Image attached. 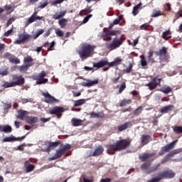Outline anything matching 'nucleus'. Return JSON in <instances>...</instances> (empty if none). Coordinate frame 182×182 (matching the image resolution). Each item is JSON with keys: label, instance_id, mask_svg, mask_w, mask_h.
<instances>
[{"label": "nucleus", "instance_id": "39448f33", "mask_svg": "<svg viewBox=\"0 0 182 182\" xmlns=\"http://www.w3.org/2000/svg\"><path fill=\"white\" fill-rule=\"evenodd\" d=\"M132 144V139H121L117 141L114 146V151H122V150H126L128 147H129Z\"/></svg>", "mask_w": 182, "mask_h": 182}, {"label": "nucleus", "instance_id": "e433bc0d", "mask_svg": "<svg viewBox=\"0 0 182 182\" xmlns=\"http://www.w3.org/2000/svg\"><path fill=\"white\" fill-rule=\"evenodd\" d=\"M173 132L176 133V134H182V127L181 126H174L172 127Z\"/></svg>", "mask_w": 182, "mask_h": 182}, {"label": "nucleus", "instance_id": "b1692460", "mask_svg": "<svg viewBox=\"0 0 182 182\" xmlns=\"http://www.w3.org/2000/svg\"><path fill=\"white\" fill-rule=\"evenodd\" d=\"M124 42V38H123L122 36L120 38L115 37L114 49H117V48H120V46L123 45Z\"/></svg>", "mask_w": 182, "mask_h": 182}, {"label": "nucleus", "instance_id": "bb28decb", "mask_svg": "<svg viewBox=\"0 0 182 182\" xmlns=\"http://www.w3.org/2000/svg\"><path fill=\"white\" fill-rule=\"evenodd\" d=\"M38 122H39L38 117L30 116L26 118V123L28 124H35V123H38Z\"/></svg>", "mask_w": 182, "mask_h": 182}, {"label": "nucleus", "instance_id": "f257e3e1", "mask_svg": "<svg viewBox=\"0 0 182 182\" xmlns=\"http://www.w3.org/2000/svg\"><path fill=\"white\" fill-rule=\"evenodd\" d=\"M176 154H178V151L177 150H174L171 153L168 154L166 156L164 157L161 163H158L150 167L151 166V163L146 162L141 166V170H146L145 173L146 174H151V173H155V171H158L160 170V167H161V164H164L166 161H168L171 157H174Z\"/></svg>", "mask_w": 182, "mask_h": 182}, {"label": "nucleus", "instance_id": "4c0bfd02", "mask_svg": "<svg viewBox=\"0 0 182 182\" xmlns=\"http://www.w3.org/2000/svg\"><path fill=\"white\" fill-rule=\"evenodd\" d=\"M68 18H61L58 21V24L60 25V28H63L68 25Z\"/></svg>", "mask_w": 182, "mask_h": 182}, {"label": "nucleus", "instance_id": "052dcab7", "mask_svg": "<svg viewBox=\"0 0 182 182\" xmlns=\"http://www.w3.org/2000/svg\"><path fill=\"white\" fill-rule=\"evenodd\" d=\"M52 31H53V28H50L47 31V32L43 34V38H48V36H49V35H50V32H52Z\"/></svg>", "mask_w": 182, "mask_h": 182}, {"label": "nucleus", "instance_id": "c756f323", "mask_svg": "<svg viewBox=\"0 0 182 182\" xmlns=\"http://www.w3.org/2000/svg\"><path fill=\"white\" fill-rule=\"evenodd\" d=\"M0 132H3L4 133H11L12 132V127L9 125H6V126L0 125Z\"/></svg>", "mask_w": 182, "mask_h": 182}, {"label": "nucleus", "instance_id": "4d7b16f0", "mask_svg": "<svg viewBox=\"0 0 182 182\" xmlns=\"http://www.w3.org/2000/svg\"><path fill=\"white\" fill-rule=\"evenodd\" d=\"M13 33H14V28H11L10 30L4 33V36L8 37L10 35H12Z\"/></svg>", "mask_w": 182, "mask_h": 182}, {"label": "nucleus", "instance_id": "f3484780", "mask_svg": "<svg viewBox=\"0 0 182 182\" xmlns=\"http://www.w3.org/2000/svg\"><path fill=\"white\" fill-rule=\"evenodd\" d=\"M43 96H44L45 99V102L46 103H56V102H58V100H56V98H55L53 96L50 95V94H49V92H43Z\"/></svg>", "mask_w": 182, "mask_h": 182}, {"label": "nucleus", "instance_id": "9d476101", "mask_svg": "<svg viewBox=\"0 0 182 182\" xmlns=\"http://www.w3.org/2000/svg\"><path fill=\"white\" fill-rule=\"evenodd\" d=\"M175 144L176 141H173L170 144H166L164 146L161 147V150L159 152V156H164L166 153H168V151H170V150H173L174 149Z\"/></svg>", "mask_w": 182, "mask_h": 182}, {"label": "nucleus", "instance_id": "ddd939ff", "mask_svg": "<svg viewBox=\"0 0 182 182\" xmlns=\"http://www.w3.org/2000/svg\"><path fill=\"white\" fill-rule=\"evenodd\" d=\"M5 59H9L10 63H14V65H18L21 63V60L18 57L11 54L10 53H6L4 55Z\"/></svg>", "mask_w": 182, "mask_h": 182}, {"label": "nucleus", "instance_id": "4be33fe9", "mask_svg": "<svg viewBox=\"0 0 182 182\" xmlns=\"http://www.w3.org/2000/svg\"><path fill=\"white\" fill-rule=\"evenodd\" d=\"M24 167L26 168V173H31V171H33L35 170V165L31 164L29 161H26L24 163Z\"/></svg>", "mask_w": 182, "mask_h": 182}, {"label": "nucleus", "instance_id": "13d9d810", "mask_svg": "<svg viewBox=\"0 0 182 182\" xmlns=\"http://www.w3.org/2000/svg\"><path fill=\"white\" fill-rule=\"evenodd\" d=\"M14 22H15V18L12 17V18H10L7 23H6V26H9L10 25H12V23H14Z\"/></svg>", "mask_w": 182, "mask_h": 182}, {"label": "nucleus", "instance_id": "c03bdc74", "mask_svg": "<svg viewBox=\"0 0 182 182\" xmlns=\"http://www.w3.org/2000/svg\"><path fill=\"white\" fill-rule=\"evenodd\" d=\"M141 112H143V107H139L134 110V116H139Z\"/></svg>", "mask_w": 182, "mask_h": 182}, {"label": "nucleus", "instance_id": "412c9836", "mask_svg": "<svg viewBox=\"0 0 182 182\" xmlns=\"http://www.w3.org/2000/svg\"><path fill=\"white\" fill-rule=\"evenodd\" d=\"M63 154H65L63 153V151L60 149H58L55 151V154H54V156L51 158H49V161H53V160H58V159H60V157L63 156Z\"/></svg>", "mask_w": 182, "mask_h": 182}, {"label": "nucleus", "instance_id": "0e129e2a", "mask_svg": "<svg viewBox=\"0 0 182 182\" xmlns=\"http://www.w3.org/2000/svg\"><path fill=\"white\" fill-rule=\"evenodd\" d=\"M82 178L83 182H93V181H92L91 179H88L87 178H86V175H82Z\"/></svg>", "mask_w": 182, "mask_h": 182}, {"label": "nucleus", "instance_id": "3c124183", "mask_svg": "<svg viewBox=\"0 0 182 182\" xmlns=\"http://www.w3.org/2000/svg\"><path fill=\"white\" fill-rule=\"evenodd\" d=\"M65 0H55L51 3L52 6H56L58 4H63Z\"/></svg>", "mask_w": 182, "mask_h": 182}, {"label": "nucleus", "instance_id": "6e6d98bb", "mask_svg": "<svg viewBox=\"0 0 182 182\" xmlns=\"http://www.w3.org/2000/svg\"><path fill=\"white\" fill-rule=\"evenodd\" d=\"M123 19V15L119 16L115 20H114V25H117L119 23V22Z\"/></svg>", "mask_w": 182, "mask_h": 182}, {"label": "nucleus", "instance_id": "c9c22d12", "mask_svg": "<svg viewBox=\"0 0 182 182\" xmlns=\"http://www.w3.org/2000/svg\"><path fill=\"white\" fill-rule=\"evenodd\" d=\"M85 103H86V100L85 99L76 100L74 104V107H79V106H83Z\"/></svg>", "mask_w": 182, "mask_h": 182}, {"label": "nucleus", "instance_id": "72a5a7b5", "mask_svg": "<svg viewBox=\"0 0 182 182\" xmlns=\"http://www.w3.org/2000/svg\"><path fill=\"white\" fill-rule=\"evenodd\" d=\"M42 19H43V17H35V16H31L28 21L27 23L28 25H29V23H33V22H35V21H42Z\"/></svg>", "mask_w": 182, "mask_h": 182}, {"label": "nucleus", "instance_id": "423d86ee", "mask_svg": "<svg viewBox=\"0 0 182 182\" xmlns=\"http://www.w3.org/2000/svg\"><path fill=\"white\" fill-rule=\"evenodd\" d=\"M24 65H21L19 70L21 73H26L27 70H29V68L35 65L33 63V58L31 55H28L23 59Z\"/></svg>", "mask_w": 182, "mask_h": 182}, {"label": "nucleus", "instance_id": "0eeeda50", "mask_svg": "<svg viewBox=\"0 0 182 182\" xmlns=\"http://www.w3.org/2000/svg\"><path fill=\"white\" fill-rule=\"evenodd\" d=\"M107 65L109 67L114 66V61H112L110 63H109V61H107V60H100L98 63H93V67L85 66L84 69H85V70H87V71L93 70L94 68H97V69H100V68L107 66Z\"/></svg>", "mask_w": 182, "mask_h": 182}, {"label": "nucleus", "instance_id": "7ed1b4c3", "mask_svg": "<svg viewBox=\"0 0 182 182\" xmlns=\"http://www.w3.org/2000/svg\"><path fill=\"white\" fill-rule=\"evenodd\" d=\"M176 173L171 169H167L162 172H159L155 178L149 180L148 182H160L161 180L174 178Z\"/></svg>", "mask_w": 182, "mask_h": 182}, {"label": "nucleus", "instance_id": "393cba45", "mask_svg": "<svg viewBox=\"0 0 182 182\" xmlns=\"http://www.w3.org/2000/svg\"><path fill=\"white\" fill-rule=\"evenodd\" d=\"M132 126H133V124L131 122H127L124 124L118 127V131L123 132V130H126L127 129H129V127H132Z\"/></svg>", "mask_w": 182, "mask_h": 182}, {"label": "nucleus", "instance_id": "1a4fd4ad", "mask_svg": "<svg viewBox=\"0 0 182 182\" xmlns=\"http://www.w3.org/2000/svg\"><path fill=\"white\" fill-rule=\"evenodd\" d=\"M65 112L63 107H54L49 110L50 114H55L57 119H61L62 113Z\"/></svg>", "mask_w": 182, "mask_h": 182}, {"label": "nucleus", "instance_id": "ea45409f", "mask_svg": "<svg viewBox=\"0 0 182 182\" xmlns=\"http://www.w3.org/2000/svg\"><path fill=\"white\" fill-rule=\"evenodd\" d=\"M117 87L119 88L118 92L117 93V95H120V93H122V92H123V90L126 89V82H122L119 87L117 86Z\"/></svg>", "mask_w": 182, "mask_h": 182}, {"label": "nucleus", "instance_id": "a19ab883", "mask_svg": "<svg viewBox=\"0 0 182 182\" xmlns=\"http://www.w3.org/2000/svg\"><path fill=\"white\" fill-rule=\"evenodd\" d=\"M132 103V100H127V99H124L121 102L119 106L121 107H123L124 106H126V105H130Z\"/></svg>", "mask_w": 182, "mask_h": 182}, {"label": "nucleus", "instance_id": "aec40b11", "mask_svg": "<svg viewBox=\"0 0 182 182\" xmlns=\"http://www.w3.org/2000/svg\"><path fill=\"white\" fill-rule=\"evenodd\" d=\"M68 11L66 10H63L59 12H56L55 14L52 16V19H55V21L58 19H60L66 16Z\"/></svg>", "mask_w": 182, "mask_h": 182}, {"label": "nucleus", "instance_id": "f8f14e48", "mask_svg": "<svg viewBox=\"0 0 182 182\" xmlns=\"http://www.w3.org/2000/svg\"><path fill=\"white\" fill-rule=\"evenodd\" d=\"M100 36L104 41H112V36H114V31L104 29Z\"/></svg>", "mask_w": 182, "mask_h": 182}, {"label": "nucleus", "instance_id": "774afa93", "mask_svg": "<svg viewBox=\"0 0 182 182\" xmlns=\"http://www.w3.org/2000/svg\"><path fill=\"white\" fill-rule=\"evenodd\" d=\"M12 107V105L11 104H4V110H8V109H11Z\"/></svg>", "mask_w": 182, "mask_h": 182}, {"label": "nucleus", "instance_id": "de8ad7c7", "mask_svg": "<svg viewBox=\"0 0 182 182\" xmlns=\"http://www.w3.org/2000/svg\"><path fill=\"white\" fill-rule=\"evenodd\" d=\"M107 153L108 154H114V144L109 145Z\"/></svg>", "mask_w": 182, "mask_h": 182}, {"label": "nucleus", "instance_id": "6e6552de", "mask_svg": "<svg viewBox=\"0 0 182 182\" xmlns=\"http://www.w3.org/2000/svg\"><path fill=\"white\" fill-rule=\"evenodd\" d=\"M162 78H159V76L154 77L150 82L146 84L149 90H154L158 86H161V82Z\"/></svg>", "mask_w": 182, "mask_h": 182}, {"label": "nucleus", "instance_id": "bf43d9fd", "mask_svg": "<svg viewBox=\"0 0 182 182\" xmlns=\"http://www.w3.org/2000/svg\"><path fill=\"white\" fill-rule=\"evenodd\" d=\"M123 61V60H122V58L117 57L114 59V65L116 66V65H120V63H122V62Z\"/></svg>", "mask_w": 182, "mask_h": 182}, {"label": "nucleus", "instance_id": "37998d69", "mask_svg": "<svg viewBox=\"0 0 182 182\" xmlns=\"http://www.w3.org/2000/svg\"><path fill=\"white\" fill-rule=\"evenodd\" d=\"M49 4V2H48V0H45L43 3H40V5L38 6V9H43V8H46L48 5Z\"/></svg>", "mask_w": 182, "mask_h": 182}, {"label": "nucleus", "instance_id": "09e8293b", "mask_svg": "<svg viewBox=\"0 0 182 182\" xmlns=\"http://www.w3.org/2000/svg\"><path fill=\"white\" fill-rule=\"evenodd\" d=\"M59 146V142H50L48 144V150H50V149H52V147H58Z\"/></svg>", "mask_w": 182, "mask_h": 182}, {"label": "nucleus", "instance_id": "e2e57ef3", "mask_svg": "<svg viewBox=\"0 0 182 182\" xmlns=\"http://www.w3.org/2000/svg\"><path fill=\"white\" fill-rule=\"evenodd\" d=\"M153 51H149L148 53V59L149 60H151L152 62H154V59H151V58H153Z\"/></svg>", "mask_w": 182, "mask_h": 182}, {"label": "nucleus", "instance_id": "5701e85b", "mask_svg": "<svg viewBox=\"0 0 182 182\" xmlns=\"http://www.w3.org/2000/svg\"><path fill=\"white\" fill-rule=\"evenodd\" d=\"M103 151H105V149H103L102 145H100L95 149L94 153L91 156H92V157L100 156V154H103Z\"/></svg>", "mask_w": 182, "mask_h": 182}, {"label": "nucleus", "instance_id": "2eb2a0df", "mask_svg": "<svg viewBox=\"0 0 182 182\" xmlns=\"http://www.w3.org/2000/svg\"><path fill=\"white\" fill-rule=\"evenodd\" d=\"M84 80H86V82H82L81 83V86H83V87H92V86H96V85H99V78H96L94 80L86 79H84Z\"/></svg>", "mask_w": 182, "mask_h": 182}, {"label": "nucleus", "instance_id": "338daca9", "mask_svg": "<svg viewBox=\"0 0 182 182\" xmlns=\"http://www.w3.org/2000/svg\"><path fill=\"white\" fill-rule=\"evenodd\" d=\"M176 19H178V18H182V10H179L176 14Z\"/></svg>", "mask_w": 182, "mask_h": 182}, {"label": "nucleus", "instance_id": "cd10ccee", "mask_svg": "<svg viewBox=\"0 0 182 182\" xmlns=\"http://www.w3.org/2000/svg\"><path fill=\"white\" fill-rule=\"evenodd\" d=\"M156 56H166L167 55V48L162 47L161 49H160L159 51L155 52Z\"/></svg>", "mask_w": 182, "mask_h": 182}, {"label": "nucleus", "instance_id": "9b49d317", "mask_svg": "<svg viewBox=\"0 0 182 182\" xmlns=\"http://www.w3.org/2000/svg\"><path fill=\"white\" fill-rule=\"evenodd\" d=\"M18 36L19 40H16L14 42V45H21V43H25L31 39V35L29 34L19 33Z\"/></svg>", "mask_w": 182, "mask_h": 182}, {"label": "nucleus", "instance_id": "a211bd4d", "mask_svg": "<svg viewBox=\"0 0 182 182\" xmlns=\"http://www.w3.org/2000/svg\"><path fill=\"white\" fill-rule=\"evenodd\" d=\"M154 156H156V153H144L141 155H139V159L141 160V161H147V160H150V159L154 157Z\"/></svg>", "mask_w": 182, "mask_h": 182}, {"label": "nucleus", "instance_id": "49530a36", "mask_svg": "<svg viewBox=\"0 0 182 182\" xmlns=\"http://www.w3.org/2000/svg\"><path fill=\"white\" fill-rule=\"evenodd\" d=\"M43 32H45V30H43V29L38 30L36 32V33L34 35L33 39H38V38H39V36H41V35H42V33H43Z\"/></svg>", "mask_w": 182, "mask_h": 182}, {"label": "nucleus", "instance_id": "8fccbe9b", "mask_svg": "<svg viewBox=\"0 0 182 182\" xmlns=\"http://www.w3.org/2000/svg\"><path fill=\"white\" fill-rule=\"evenodd\" d=\"M133 69V64L129 63V67L124 70V73H130Z\"/></svg>", "mask_w": 182, "mask_h": 182}, {"label": "nucleus", "instance_id": "7c9ffc66", "mask_svg": "<svg viewBox=\"0 0 182 182\" xmlns=\"http://www.w3.org/2000/svg\"><path fill=\"white\" fill-rule=\"evenodd\" d=\"M174 109V105H168L162 107L161 109V113H168V112H171V110H173Z\"/></svg>", "mask_w": 182, "mask_h": 182}, {"label": "nucleus", "instance_id": "473e14b6", "mask_svg": "<svg viewBox=\"0 0 182 182\" xmlns=\"http://www.w3.org/2000/svg\"><path fill=\"white\" fill-rule=\"evenodd\" d=\"M28 112L25 110L20 109L18 110V114L17 115V119H20L21 120H23L25 117L26 116Z\"/></svg>", "mask_w": 182, "mask_h": 182}, {"label": "nucleus", "instance_id": "69168bd1", "mask_svg": "<svg viewBox=\"0 0 182 182\" xmlns=\"http://www.w3.org/2000/svg\"><path fill=\"white\" fill-rule=\"evenodd\" d=\"M5 50V44L0 43V53H4Z\"/></svg>", "mask_w": 182, "mask_h": 182}, {"label": "nucleus", "instance_id": "a18cd8bd", "mask_svg": "<svg viewBox=\"0 0 182 182\" xmlns=\"http://www.w3.org/2000/svg\"><path fill=\"white\" fill-rule=\"evenodd\" d=\"M149 28H150V24H149V23H146L140 26L139 29L141 31H147V29H149Z\"/></svg>", "mask_w": 182, "mask_h": 182}, {"label": "nucleus", "instance_id": "2f4dec72", "mask_svg": "<svg viewBox=\"0 0 182 182\" xmlns=\"http://www.w3.org/2000/svg\"><path fill=\"white\" fill-rule=\"evenodd\" d=\"M143 5L142 2H140L137 5L134 6L132 10V14L134 16H136L139 14V9L141 8V6Z\"/></svg>", "mask_w": 182, "mask_h": 182}, {"label": "nucleus", "instance_id": "f03ea898", "mask_svg": "<svg viewBox=\"0 0 182 182\" xmlns=\"http://www.w3.org/2000/svg\"><path fill=\"white\" fill-rule=\"evenodd\" d=\"M95 49H96V46L84 44L77 50V53L82 60H86L88 58H91Z\"/></svg>", "mask_w": 182, "mask_h": 182}, {"label": "nucleus", "instance_id": "603ef678", "mask_svg": "<svg viewBox=\"0 0 182 182\" xmlns=\"http://www.w3.org/2000/svg\"><path fill=\"white\" fill-rule=\"evenodd\" d=\"M141 66L144 68L147 65V61L144 59V56L141 55Z\"/></svg>", "mask_w": 182, "mask_h": 182}, {"label": "nucleus", "instance_id": "20e7f679", "mask_svg": "<svg viewBox=\"0 0 182 182\" xmlns=\"http://www.w3.org/2000/svg\"><path fill=\"white\" fill-rule=\"evenodd\" d=\"M13 82H6L4 84V87H15V86H21L25 83V78L22 75H15L13 76Z\"/></svg>", "mask_w": 182, "mask_h": 182}, {"label": "nucleus", "instance_id": "58836bf2", "mask_svg": "<svg viewBox=\"0 0 182 182\" xmlns=\"http://www.w3.org/2000/svg\"><path fill=\"white\" fill-rule=\"evenodd\" d=\"M72 149V146L69 144H66L65 145L61 146L60 149L63 151V153L65 154L68 150H70Z\"/></svg>", "mask_w": 182, "mask_h": 182}, {"label": "nucleus", "instance_id": "5fc2aeb1", "mask_svg": "<svg viewBox=\"0 0 182 182\" xmlns=\"http://www.w3.org/2000/svg\"><path fill=\"white\" fill-rule=\"evenodd\" d=\"M55 45H56V43L55 41H53L48 47V51L50 52V50H54Z\"/></svg>", "mask_w": 182, "mask_h": 182}, {"label": "nucleus", "instance_id": "dca6fc26", "mask_svg": "<svg viewBox=\"0 0 182 182\" xmlns=\"http://www.w3.org/2000/svg\"><path fill=\"white\" fill-rule=\"evenodd\" d=\"M25 137H26V135L21 136V137H15L13 135L10 136H6L4 139L3 141L4 143H12V141H22V140H23L25 139Z\"/></svg>", "mask_w": 182, "mask_h": 182}, {"label": "nucleus", "instance_id": "6ab92c4d", "mask_svg": "<svg viewBox=\"0 0 182 182\" xmlns=\"http://www.w3.org/2000/svg\"><path fill=\"white\" fill-rule=\"evenodd\" d=\"M151 141V136L147 134H142L141 136V143L143 146L149 144Z\"/></svg>", "mask_w": 182, "mask_h": 182}, {"label": "nucleus", "instance_id": "f704fd0d", "mask_svg": "<svg viewBox=\"0 0 182 182\" xmlns=\"http://www.w3.org/2000/svg\"><path fill=\"white\" fill-rule=\"evenodd\" d=\"M92 10L91 6L87 7L86 9L81 10L80 11V16H83V15H87V14H90V12H92Z\"/></svg>", "mask_w": 182, "mask_h": 182}, {"label": "nucleus", "instance_id": "c85d7f7f", "mask_svg": "<svg viewBox=\"0 0 182 182\" xmlns=\"http://www.w3.org/2000/svg\"><path fill=\"white\" fill-rule=\"evenodd\" d=\"M171 38V31L170 29L164 31L162 33V38L165 41H170V38Z\"/></svg>", "mask_w": 182, "mask_h": 182}, {"label": "nucleus", "instance_id": "680f3d73", "mask_svg": "<svg viewBox=\"0 0 182 182\" xmlns=\"http://www.w3.org/2000/svg\"><path fill=\"white\" fill-rule=\"evenodd\" d=\"M92 16H93V15L89 14L86 17H85L83 20V23H87V22H89V19L92 18Z\"/></svg>", "mask_w": 182, "mask_h": 182}, {"label": "nucleus", "instance_id": "4468645a", "mask_svg": "<svg viewBox=\"0 0 182 182\" xmlns=\"http://www.w3.org/2000/svg\"><path fill=\"white\" fill-rule=\"evenodd\" d=\"M46 76V73L45 71H42L39 73L38 75L36 76V80H37V85H43L45 83H48V78H43Z\"/></svg>", "mask_w": 182, "mask_h": 182}, {"label": "nucleus", "instance_id": "79ce46f5", "mask_svg": "<svg viewBox=\"0 0 182 182\" xmlns=\"http://www.w3.org/2000/svg\"><path fill=\"white\" fill-rule=\"evenodd\" d=\"M171 90H173V89H171V87H164L163 89L161 90V92H162L163 93H166V95L170 93L171 92Z\"/></svg>", "mask_w": 182, "mask_h": 182}, {"label": "nucleus", "instance_id": "864d4df0", "mask_svg": "<svg viewBox=\"0 0 182 182\" xmlns=\"http://www.w3.org/2000/svg\"><path fill=\"white\" fill-rule=\"evenodd\" d=\"M55 33L58 36H60V38H62V36H63V31H62L59 28L55 29Z\"/></svg>", "mask_w": 182, "mask_h": 182}, {"label": "nucleus", "instance_id": "a878e982", "mask_svg": "<svg viewBox=\"0 0 182 182\" xmlns=\"http://www.w3.org/2000/svg\"><path fill=\"white\" fill-rule=\"evenodd\" d=\"M83 120L79 119L77 118H73L71 119L72 124L74 127H77L79 126H83Z\"/></svg>", "mask_w": 182, "mask_h": 182}]
</instances>
